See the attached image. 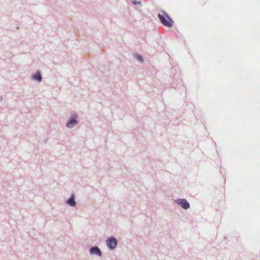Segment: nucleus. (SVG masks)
Masks as SVG:
<instances>
[{"label": "nucleus", "instance_id": "f03ea898", "mask_svg": "<svg viewBox=\"0 0 260 260\" xmlns=\"http://www.w3.org/2000/svg\"><path fill=\"white\" fill-rule=\"evenodd\" d=\"M117 242L115 238L111 237L107 240V245L108 248L112 249L117 246Z\"/></svg>", "mask_w": 260, "mask_h": 260}, {"label": "nucleus", "instance_id": "423d86ee", "mask_svg": "<svg viewBox=\"0 0 260 260\" xmlns=\"http://www.w3.org/2000/svg\"><path fill=\"white\" fill-rule=\"evenodd\" d=\"M77 121L76 120H71L68 123L67 126L68 127H72L73 125L76 124Z\"/></svg>", "mask_w": 260, "mask_h": 260}, {"label": "nucleus", "instance_id": "1a4fd4ad", "mask_svg": "<svg viewBox=\"0 0 260 260\" xmlns=\"http://www.w3.org/2000/svg\"><path fill=\"white\" fill-rule=\"evenodd\" d=\"M137 59H138L139 60H140V61H142V56H141L140 55H137Z\"/></svg>", "mask_w": 260, "mask_h": 260}, {"label": "nucleus", "instance_id": "f257e3e1", "mask_svg": "<svg viewBox=\"0 0 260 260\" xmlns=\"http://www.w3.org/2000/svg\"><path fill=\"white\" fill-rule=\"evenodd\" d=\"M158 16L164 25L168 27H171L173 26V20L165 12H162V14H158Z\"/></svg>", "mask_w": 260, "mask_h": 260}, {"label": "nucleus", "instance_id": "20e7f679", "mask_svg": "<svg viewBox=\"0 0 260 260\" xmlns=\"http://www.w3.org/2000/svg\"><path fill=\"white\" fill-rule=\"evenodd\" d=\"M90 252L92 254H96L99 256L101 255V252L99 248L97 247H92L90 249Z\"/></svg>", "mask_w": 260, "mask_h": 260}, {"label": "nucleus", "instance_id": "39448f33", "mask_svg": "<svg viewBox=\"0 0 260 260\" xmlns=\"http://www.w3.org/2000/svg\"><path fill=\"white\" fill-rule=\"evenodd\" d=\"M32 78L34 79L41 81L42 80V77L41 76V74L39 72L36 73L32 76Z\"/></svg>", "mask_w": 260, "mask_h": 260}, {"label": "nucleus", "instance_id": "6e6552de", "mask_svg": "<svg viewBox=\"0 0 260 260\" xmlns=\"http://www.w3.org/2000/svg\"><path fill=\"white\" fill-rule=\"evenodd\" d=\"M132 1V2L135 4V5H136V4H140V2H136L135 0H131Z\"/></svg>", "mask_w": 260, "mask_h": 260}, {"label": "nucleus", "instance_id": "7ed1b4c3", "mask_svg": "<svg viewBox=\"0 0 260 260\" xmlns=\"http://www.w3.org/2000/svg\"><path fill=\"white\" fill-rule=\"evenodd\" d=\"M178 205H180L183 208L187 209L189 208V204L185 199H179L177 201Z\"/></svg>", "mask_w": 260, "mask_h": 260}, {"label": "nucleus", "instance_id": "0eeeda50", "mask_svg": "<svg viewBox=\"0 0 260 260\" xmlns=\"http://www.w3.org/2000/svg\"><path fill=\"white\" fill-rule=\"evenodd\" d=\"M68 203L71 206H74L75 205V202L73 197H72L68 200Z\"/></svg>", "mask_w": 260, "mask_h": 260}]
</instances>
